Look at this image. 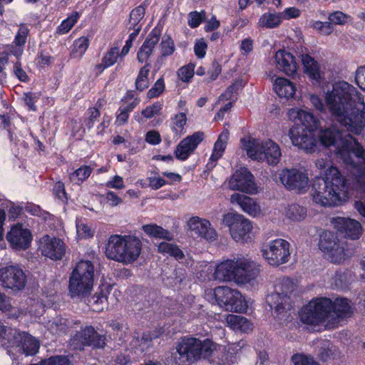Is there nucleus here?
Here are the masks:
<instances>
[{
    "label": "nucleus",
    "instance_id": "f257e3e1",
    "mask_svg": "<svg viewBox=\"0 0 365 365\" xmlns=\"http://www.w3.org/2000/svg\"><path fill=\"white\" fill-rule=\"evenodd\" d=\"M325 100L332 115L349 132L359 135L365 130L364 96L355 87L344 81L336 82Z\"/></svg>",
    "mask_w": 365,
    "mask_h": 365
},
{
    "label": "nucleus",
    "instance_id": "f03ea898",
    "mask_svg": "<svg viewBox=\"0 0 365 365\" xmlns=\"http://www.w3.org/2000/svg\"><path fill=\"white\" fill-rule=\"evenodd\" d=\"M351 312V307L346 299L317 297L304 306L299 317L302 323L317 328L331 329L337 326L340 319L346 317Z\"/></svg>",
    "mask_w": 365,
    "mask_h": 365
},
{
    "label": "nucleus",
    "instance_id": "7ed1b4c3",
    "mask_svg": "<svg viewBox=\"0 0 365 365\" xmlns=\"http://www.w3.org/2000/svg\"><path fill=\"white\" fill-rule=\"evenodd\" d=\"M318 138L324 147L334 146L336 154L349 167L357 182L365 184V148L360 143L356 142L354 145L336 125L321 129Z\"/></svg>",
    "mask_w": 365,
    "mask_h": 365
},
{
    "label": "nucleus",
    "instance_id": "20e7f679",
    "mask_svg": "<svg viewBox=\"0 0 365 365\" xmlns=\"http://www.w3.org/2000/svg\"><path fill=\"white\" fill-rule=\"evenodd\" d=\"M348 182L336 167L331 165L324 171V177H315L312 183L313 200L322 206H334L348 194Z\"/></svg>",
    "mask_w": 365,
    "mask_h": 365
},
{
    "label": "nucleus",
    "instance_id": "39448f33",
    "mask_svg": "<svg viewBox=\"0 0 365 365\" xmlns=\"http://www.w3.org/2000/svg\"><path fill=\"white\" fill-rule=\"evenodd\" d=\"M288 116L294 123L289 131L293 145L307 153H314L317 147L315 131L320 125L319 120L312 113L299 108L289 109Z\"/></svg>",
    "mask_w": 365,
    "mask_h": 365
},
{
    "label": "nucleus",
    "instance_id": "423d86ee",
    "mask_svg": "<svg viewBox=\"0 0 365 365\" xmlns=\"http://www.w3.org/2000/svg\"><path fill=\"white\" fill-rule=\"evenodd\" d=\"M288 116L294 123L289 131L293 145L307 153H314L317 147L315 131L320 125L319 120L312 113L299 108L289 109Z\"/></svg>",
    "mask_w": 365,
    "mask_h": 365
},
{
    "label": "nucleus",
    "instance_id": "0eeeda50",
    "mask_svg": "<svg viewBox=\"0 0 365 365\" xmlns=\"http://www.w3.org/2000/svg\"><path fill=\"white\" fill-rule=\"evenodd\" d=\"M216 346L210 339L201 341L196 338L185 337L178 342L175 351L171 355L173 365H188L195 363L201 357L210 356Z\"/></svg>",
    "mask_w": 365,
    "mask_h": 365
},
{
    "label": "nucleus",
    "instance_id": "6e6552de",
    "mask_svg": "<svg viewBox=\"0 0 365 365\" xmlns=\"http://www.w3.org/2000/svg\"><path fill=\"white\" fill-rule=\"evenodd\" d=\"M94 266L89 260L79 261L69 278L71 297H86L91 294L94 282Z\"/></svg>",
    "mask_w": 365,
    "mask_h": 365
},
{
    "label": "nucleus",
    "instance_id": "1a4fd4ad",
    "mask_svg": "<svg viewBox=\"0 0 365 365\" xmlns=\"http://www.w3.org/2000/svg\"><path fill=\"white\" fill-rule=\"evenodd\" d=\"M210 292L220 307L229 312H244L248 308L249 301L242 294L228 287H217Z\"/></svg>",
    "mask_w": 365,
    "mask_h": 365
},
{
    "label": "nucleus",
    "instance_id": "9d476101",
    "mask_svg": "<svg viewBox=\"0 0 365 365\" xmlns=\"http://www.w3.org/2000/svg\"><path fill=\"white\" fill-rule=\"evenodd\" d=\"M222 222L228 227L232 238L237 242H247L251 240L252 222L243 215L228 212L223 215Z\"/></svg>",
    "mask_w": 365,
    "mask_h": 365
},
{
    "label": "nucleus",
    "instance_id": "9b49d317",
    "mask_svg": "<svg viewBox=\"0 0 365 365\" xmlns=\"http://www.w3.org/2000/svg\"><path fill=\"white\" fill-rule=\"evenodd\" d=\"M279 179L287 190L297 193L306 192L309 187L308 173L304 168H284Z\"/></svg>",
    "mask_w": 365,
    "mask_h": 365
},
{
    "label": "nucleus",
    "instance_id": "f8f14e48",
    "mask_svg": "<svg viewBox=\"0 0 365 365\" xmlns=\"http://www.w3.org/2000/svg\"><path fill=\"white\" fill-rule=\"evenodd\" d=\"M69 344L74 349L83 350L85 346H93L103 348L105 345L104 336L99 335L91 326L81 327L79 331L71 336Z\"/></svg>",
    "mask_w": 365,
    "mask_h": 365
},
{
    "label": "nucleus",
    "instance_id": "ddd939ff",
    "mask_svg": "<svg viewBox=\"0 0 365 365\" xmlns=\"http://www.w3.org/2000/svg\"><path fill=\"white\" fill-rule=\"evenodd\" d=\"M228 185L232 190H239L248 194H254L257 191L255 177L245 167L240 168L235 170L232 175Z\"/></svg>",
    "mask_w": 365,
    "mask_h": 365
},
{
    "label": "nucleus",
    "instance_id": "4468645a",
    "mask_svg": "<svg viewBox=\"0 0 365 365\" xmlns=\"http://www.w3.org/2000/svg\"><path fill=\"white\" fill-rule=\"evenodd\" d=\"M8 342L11 348L26 356L36 354L39 349V342L34 337L24 331L13 329Z\"/></svg>",
    "mask_w": 365,
    "mask_h": 365
},
{
    "label": "nucleus",
    "instance_id": "2eb2a0df",
    "mask_svg": "<svg viewBox=\"0 0 365 365\" xmlns=\"http://www.w3.org/2000/svg\"><path fill=\"white\" fill-rule=\"evenodd\" d=\"M6 238L12 249L26 250L31 247L33 235L29 229L24 227L22 223L17 222L11 227Z\"/></svg>",
    "mask_w": 365,
    "mask_h": 365
},
{
    "label": "nucleus",
    "instance_id": "dca6fc26",
    "mask_svg": "<svg viewBox=\"0 0 365 365\" xmlns=\"http://www.w3.org/2000/svg\"><path fill=\"white\" fill-rule=\"evenodd\" d=\"M26 275L23 270L16 265L0 269V284L4 287L20 290L26 284Z\"/></svg>",
    "mask_w": 365,
    "mask_h": 365
},
{
    "label": "nucleus",
    "instance_id": "f3484780",
    "mask_svg": "<svg viewBox=\"0 0 365 365\" xmlns=\"http://www.w3.org/2000/svg\"><path fill=\"white\" fill-rule=\"evenodd\" d=\"M334 227L344 237L350 240H358L362 235L361 223L349 217H336L331 220Z\"/></svg>",
    "mask_w": 365,
    "mask_h": 365
},
{
    "label": "nucleus",
    "instance_id": "a211bd4d",
    "mask_svg": "<svg viewBox=\"0 0 365 365\" xmlns=\"http://www.w3.org/2000/svg\"><path fill=\"white\" fill-rule=\"evenodd\" d=\"M204 138L205 133L197 131L182 139L175 150V158L180 160H187Z\"/></svg>",
    "mask_w": 365,
    "mask_h": 365
},
{
    "label": "nucleus",
    "instance_id": "6ab92c4d",
    "mask_svg": "<svg viewBox=\"0 0 365 365\" xmlns=\"http://www.w3.org/2000/svg\"><path fill=\"white\" fill-rule=\"evenodd\" d=\"M259 272V266L248 260L235 262V280L238 284H245L255 279Z\"/></svg>",
    "mask_w": 365,
    "mask_h": 365
},
{
    "label": "nucleus",
    "instance_id": "aec40b11",
    "mask_svg": "<svg viewBox=\"0 0 365 365\" xmlns=\"http://www.w3.org/2000/svg\"><path fill=\"white\" fill-rule=\"evenodd\" d=\"M276 67L288 76L294 78L297 75L298 64L296 58L285 49L278 50L274 55Z\"/></svg>",
    "mask_w": 365,
    "mask_h": 365
},
{
    "label": "nucleus",
    "instance_id": "412c9836",
    "mask_svg": "<svg viewBox=\"0 0 365 365\" xmlns=\"http://www.w3.org/2000/svg\"><path fill=\"white\" fill-rule=\"evenodd\" d=\"M281 155V150L278 144L272 140H268L259 144L256 160L265 161L270 165H276L279 163Z\"/></svg>",
    "mask_w": 365,
    "mask_h": 365
},
{
    "label": "nucleus",
    "instance_id": "4be33fe9",
    "mask_svg": "<svg viewBox=\"0 0 365 365\" xmlns=\"http://www.w3.org/2000/svg\"><path fill=\"white\" fill-rule=\"evenodd\" d=\"M187 225L195 234L207 241H213L217 238V232L207 220L192 217L189 220Z\"/></svg>",
    "mask_w": 365,
    "mask_h": 365
},
{
    "label": "nucleus",
    "instance_id": "5701e85b",
    "mask_svg": "<svg viewBox=\"0 0 365 365\" xmlns=\"http://www.w3.org/2000/svg\"><path fill=\"white\" fill-rule=\"evenodd\" d=\"M30 34V29L25 23H21L14 36V38L9 46V51L15 56H21Z\"/></svg>",
    "mask_w": 365,
    "mask_h": 365
},
{
    "label": "nucleus",
    "instance_id": "b1692460",
    "mask_svg": "<svg viewBox=\"0 0 365 365\" xmlns=\"http://www.w3.org/2000/svg\"><path fill=\"white\" fill-rule=\"evenodd\" d=\"M301 56L304 73L312 83H320L322 76L319 63L309 53L302 54Z\"/></svg>",
    "mask_w": 365,
    "mask_h": 365
},
{
    "label": "nucleus",
    "instance_id": "393cba45",
    "mask_svg": "<svg viewBox=\"0 0 365 365\" xmlns=\"http://www.w3.org/2000/svg\"><path fill=\"white\" fill-rule=\"evenodd\" d=\"M36 251H66V245L63 240L53 235L45 234L37 241Z\"/></svg>",
    "mask_w": 365,
    "mask_h": 365
},
{
    "label": "nucleus",
    "instance_id": "a878e982",
    "mask_svg": "<svg viewBox=\"0 0 365 365\" xmlns=\"http://www.w3.org/2000/svg\"><path fill=\"white\" fill-rule=\"evenodd\" d=\"M231 202L237 204L243 212L251 216H256L259 212V205L249 196L235 193L231 195Z\"/></svg>",
    "mask_w": 365,
    "mask_h": 365
},
{
    "label": "nucleus",
    "instance_id": "bb28decb",
    "mask_svg": "<svg viewBox=\"0 0 365 365\" xmlns=\"http://www.w3.org/2000/svg\"><path fill=\"white\" fill-rule=\"evenodd\" d=\"M273 89L279 98L289 99L296 92V86L287 78L278 77L274 81Z\"/></svg>",
    "mask_w": 365,
    "mask_h": 365
},
{
    "label": "nucleus",
    "instance_id": "cd10ccee",
    "mask_svg": "<svg viewBox=\"0 0 365 365\" xmlns=\"http://www.w3.org/2000/svg\"><path fill=\"white\" fill-rule=\"evenodd\" d=\"M267 302L270 308L274 309L278 314L289 309L290 307L289 297L287 294H284L283 292L280 293L278 290L267 296Z\"/></svg>",
    "mask_w": 365,
    "mask_h": 365
},
{
    "label": "nucleus",
    "instance_id": "c85d7f7f",
    "mask_svg": "<svg viewBox=\"0 0 365 365\" xmlns=\"http://www.w3.org/2000/svg\"><path fill=\"white\" fill-rule=\"evenodd\" d=\"M225 322L234 331L247 333L252 330V324L242 316L229 314L226 315Z\"/></svg>",
    "mask_w": 365,
    "mask_h": 365
},
{
    "label": "nucleus",
    "instance_id": "c756f323",
    "mask_svg": "<svg viewBox=\"0 0 365 365\" xmlns=\"http://www.w3.org/2000/svg\"><path fill=\"white\" fill-rule=\"evenodd\" d=\"M215 277L219 280H235V262L227 260L216 267Z\"/></svg>",
    "mask_w": 365,
    "mask_h": 365
},
{
    "label": "nucleus",
    "instance_id": "7c9ffc66",
    "mask_svg": "<svg viewBox=\"0 0 365 365\" xmlns=\"http://www.w3.org/2000/svg\"><path fill=\"white\" fill-rule=\"evenodd\" d=\"M142 230L150 237L163 239L168 241L173 240V234L168 230L156 224H147L142 227Z\"/></svg>",
    "mask_w": 365,
    "mask_h": 365
},
{
    "label": "nucleus",
    "instance_id": "2f4dec72",
    "mask_svg": "<svg viewBox=\"0 0 365 365\" xmlns=\"http://www.w3.org/2000/svg\"><path fill=\"white\" fill-rule=\"evenodd\" d=\"M283 19L282 13H264L259 19L258 26L267 29L277 28L282 23Z\"/></svg>",
    "mask_w": 365,
    "mask_h": 365
},
{
    "label": "nucleus",
    "instance_id": "473e14b6",
    "mask_svg": "<svg viewBox=\"0 0 365 365\" xmlns=\"http://www.w3.org/2000/svg\"><path fill=\"white\" fill-rule=\"evenodd\" d=\"M76 322H73L66 319L61 317L56 318L51 322L48 323V329L51 333L53 334H62L67 331L69 328L74 329V325H76Z\"/></svg>",
    "mask_w": 365,
    "mask_h": 365
},
{
    "label": "nucleus",
    "instance_id": "72a5a7b5",
    "mask_svg": "<svg viewBox=\"0 0 365 365\" xmlns=\"http://www.w3.org/2000/svg\"><path fill=\"white\" fill-rule=\"evenodd\" d=\"M229 138V131L227 130L222 132L214 144L210 160L217 161L220 159L226 149L227 140Z\"/></svg>",
    "mask_w": 365,
    "mask_h": 365
},
{
    "label": "nucleus",
    "instance_id": "f704fd0d",
    "mask_svg": "<svg viewBox=\"0 0 365 365\" xmlns=\"http://www.w3.org/2000/svg\"><path fill=\"white\" fill-rule=\"evenodd\" d=\"M337 237L331 231L324 230L319 237V248L320 251H337L335 249Z\"/></svg>",
    "mask_w": 365,
    "mask_h": 365
},
{
    "label": "nucleus",
    "instance_id": "c9c22d12",
    "mask_svg": "<svg viewBox=\"0 0 365 365\" xmlns=\"http://www.w3.org/2000/svg\"><path fill=\"white\" fill-rule=\"evenodd\" d=\"M92 171L89 165H81L69 175V179L74 185H81L90 177Z\"/></svg>",
    "mask_w": 365,
    "mask_h": 365
},
{
    "label": "nucleus",
    "instance_id": "e433bc0d",
    "mask_svg": "<svg viewBox=\"0 0 365 365\" xmlns=\"http://www.w3.org/2000/svg\"><path fill=\"white\" fill-rule=\"evenodd\" d=\"M143 7L137 6L131 10L129 16L128 22L127 24V29L128 31L131 30V28L140 27L142 29L143 25V18L145 16Z\"/></svg>",
    "mask_w": 365,
    "mask_h": 365
},
{
    "label": "nucleus",
    "instance_id": "4c0bfd02",
    "mask_svg": "<svg viewBox=\"0 0 365 365\" xmlns=\"http://www.w3.org/2000/svg\"><path fill=\"white\" fill-rule=\"evenodd\" d=\"M80 15L78 11H73L66 19L63 20L56 28V33L58 35H63L68 33L73 26L78 22Z\"/></svg>",
    "mask_w": 365,
    "mask_h": 365
},
{
    "label": "nucleus",
    "instance_id": "58836bf2",
    "mask_svg": "<svg viewBox=\"0 0 365 365\" xmlns=\"http://www.w3.org/2000/svg\"><path fill=\"white\" fill-rule=\"evenodd\" d=\"M90 42L87 36H83L73 41V49L71 53L72 58H81L88 48Z\"/></svg>",
    "mask_w": 365,
    "mask_h": 365
},
{
    "label": "nucleus",
    "instance_id": "ea45409f",
    "mask_svg": "<svg viewBox=\"0 0 365 365\" xmlns=\"http://www.w3.org/2000/svg\"><path fill=\"white\" fill-rule=\"evenodd\" d=\"M150 63L145 64L139 71L135 79V86L136 90L143 91L148 88V74L150 72Z\"/></svg>",
    "mask_w": 365,
    "mask_h": 365
},
{
    "label": "nucleus",
    "instance_id": "a19ab883",
    "mask_svg": "<svg viewBox=\"0 0 365 365\" xmlns=\"http://www.w3.org/2000/svg\"><path fill=\"white\" fill-rule=\"evenodd\" d=\"M289 252H263V257L272 266L286 263L289 259Z\"/></svg>",
    "mask_w": 365,
    "mask_h": 365
},
{
    "label": "nucleus",
    "instance_id": "79ce46f5",
    "mask_svg": "<svg viewBox=\"0 0 365 365\" xmlns=\"http://www.w3.org/2000/svg\"><path fill=\"white\" fill-rule=\"evenodd\" d=\"M286 215L292 221L303 220L307 216V209L299 204H291L288 206Z\"/></svg>",
    "mask_w": 365,
    "mask_h": 365
},
{
    "label": "nucleus",
    "instance_id": "37998d69",
    "mask_svg": "<svg viewBox=\"0 0 365 365\" xmlns=\"http://www.w3.org/2000/svg\"><path fill=\"white\" fill-rule=\"evenodd\" d=\"M187 120L186 114L182 112L178 113L171 118V130L177 136L184 133Z\"/></svg>",
    "mask_w": 365,
    "mask_h": 365
},
{
    "label": "nucleus",
    "instance_id": "c03bdc74",
    "mask_svg": "<svg viewBox=\"0 0 365 365\" xmlns=\"http://www.w3.org/2000/svg\"><path fill=\"white\" fill-rule=\"evenodd\" d=\"M125 235H112L106 245V251H123L125 249Z\"/></svg>",
    "mask_w": 365,
    "mask_h": 365
},
{
    "label": "nucleus",
    "instance_id": "a18cd8bd",
    "mask_svg": "<svg viewBox=\"0 0 365 365\" xmlns=\"http://www.w3.org/2000/svg\"><path fill=\"white\" fill-rule=\"evenodd\" d=\"M76 232L78 237L81 239H89L93 237L95 231L83 218H76Z\"/></svg>",
    "mask_w": 365,
    "mask_h": 365
},
{
    "label": "nucleus",
    "instance_id": "49530a36",
    "mask_svg": "<svg viewBox=\"0 0 365 365\" xmlns=\"http://www.w3.org/2000/svg\"><path fill=\"white\" fill-rule=\"evenodd\" d=\"M108 259L122 263H131L139 256V252H106Z\"/></svg>",
    "mask_w": 365,
    "mask_h": 365
},
{
    "label": "nucleus",
    "instance_id": "de8ad7c7",
    "mask_svg": "<svg viewBox=\"0 0 365 365\" xmlns=\"http://www.w3.org/2000/svg\"><path fill=\"white\" fill-rule=\"evenodd\" d=\"M160 58L170 56L175 51L174 41L170 35L165 34L160 43Z\"/></svg>",
    "mask_w": 365,
    "mask_h": 365
},
{
    "label": "nucleus",
    "instance_id": "09e8293b",
    "mask_svg": "<svg viewBox=\"0 0 365 365\" xmlns=\"http://www.w3.org/2000/svg\"><path fill=\"white\" fill-rule=\"evenodd\" d=\"M54 197L62 203L66 205L68 202V195L65 188V184L61 180H58L54 183L53 190Z\"/></svg>",
    "mask_w": 365,
    "mask_h": 365
},
{
    "label": "nucleus",
    "instance_id": "8fccbe9b",
    "mask_svg": "<svg viewBox=\"0 0 365 365\" xmlns=\"http://www.w3.org/2000/svg\"><path fill=\"white\" fill-rule=\"evenodd\" d=\"M293 365H321L312 355L296 354L292 356Z\"/></svg>",
    "mask_w": 365,
    "mask_h": 365
},
{
    "label": "nucleus",
    "instance_id": "3c124183",
    "mask_svg": "<svg viewBox=\"0 0 365 365\" xmlns=\"http://www.w3.org/2000/svg\"><path fill=\"white\" fill-rule=\"evenodd\" d=\"M119 58H120L119 47L113 46L105 53L101 61L110 68L118 61Z\"/></svg>",
    "mask_w": 365,
    "mask_h": 365
},
{
    "label": "nucleus",
    "instance_id": "603ef678",
    "mask_svg": "<svg viewBox=\"0 0 365 365\" xmlns=\"http://www.w3.org/2000/svg\"><path fill=\"white\" fill-rule=\"evenodd\" d=\"M54 60V58L51 54L43 50L39 49L37 56L35 58L34 62L36 66L40 68H44L46 66L51 65Z\"/></svg>",
    "mask_w": 365,
    "mask_h": 365
},
{
    "label": "nucleus",
    "instance_id": "864d4df0",
    "mask_svg": "<svg viewBox=\"0 0 365 365\" xmlns=\"http://www.w3.org/2000/svg\"><path fill=\"white\" fill-rule=\"evenodd\" d=\"M240 141L247 155L252 160H256L259 151V144H256L255 140L245 138H242Z\"/></svg>",
    "mask_w": 365,
    "mask_h": 365
},
{
    "label": "nucleus",
    "instance_id": "5fc2aeb1",
    "mask_svg": "<svg viewBox=\"0 0 365 365\" xmlns=\"http://www.w3.org/2000/svg\"><path fill=\"white\" fill-rule=\"evenodd\" d=\"M195 64L193 63H189L180 68L178 71V76L180 79L185 83H188L192 78L195 71Z\"/></svg>",
    "mask_w": 365,
    "mask_h": 365
},
{
    "label": "nucleus",
    "instance_id": "6e6d98bb",
    "mask_svg": "<svg viewBox=\"0 0 365 365\" xmlns=\"http://www.w3.org/2000/svg\"><path fill=\"white\" fill-rule=\"evenodd\" d=\"M161 32L162 29L160 28L158 26L154 27L148 34L143 44L154 49L160 40Z\"/></svg>",
    "mask_w": 365,
    "mask_h": 365
},
{
    "label": "nucleus",
    "instance_id": "4d7b16f0",
    "mask_svg": "<svg viewBox=\"0 0 365 365\" xmlns=\"http://www.w3.org/2000/svg\"><path fill=\"white\" fill-rule=\"evenodd\" d=\"M123 251H142L141 240L135 235H125V249Z\"/></svg>",
    "mask_w": 365,
    "mask_h": 365
},
{
    "label": "nucleus",
    "instance_id": "13d9d810",
    "mask_svg": "<svg viewBox=\"0 0 365 365\" xmlns=\"http://www.w3.org/2000/svg\"><path fill=\"white\" fill-rule=\"evenodd\" d=\"M163 104L160 101H156L153 104L148 106L141 111L142 115L146 119H150L153 116L158 115L163 109Z\"/></svg>",
    "mask_w": 365,
    "mask_h": 365
},
{
    "label": "nucleus",
    "instance_id": "bf43d9fd",
    "mask_svg": "<svg viewBox=\"0 0 365 365\" xmlns=\"http://www.w3.org/2000/svg\"><path fill=\"white\" fill-rule=\"evenodd\" d=\"M87 117L84 120V123L88 130L93 128L96 122L101 116V112L98 108H88L86 112Z\"/></svg>",
    "mask_w": 365,
    "mask_h": 365
},
{
    "label": "nucleus",
    "instance_id": "052dcab7",
    "mask_svg": "<svg viewBox=\"0 0 365 365\" xmlns=\"http://www.w3.org/2000/svg\"><path fill=\"white\" fill-rule=\"evenodd\" d=\"M165 86L163 78H158L154 85L148 90L147 97L150 99L157 98L165 91Z\"/></svg>",
    "mask_w": 365,
    "mask_h": 365
},
{
    "label": "nucleus",
    "instance_id": "680f3d73",
    "mask_svg": "<svg viewBox=\"0 0 365 365\" xmlns=\"http://www.w3.org/2000/svg\"><path fill=\"white\" fill-rule=\"evenodd\" d=\"M205 11H201L200 12L197 11H191L188 14V25L192 29H195L202 24V22L205 20Z\"/></svg>",
    "mask_w": 365,
    "mask_h": 365
},
{
    "label": "nucleus",
    "instance_id": "e2e57ef3",
    "mask_svg": "<svg viewBox=\"0 0 365 365\" xmlns=\"http://www.w3.org/2000/svg\"><path fill=\"white\" fill-rule=\"evenodd\" d=\"M312 28L324 36L330 35L334 31V26L329 21H316L313 23Z\"/></svg>",
    "mask_w": 365,
    "mask_h": 365
},
{
    "label": "nucleus",
    "instance_id": "0e129e2a",
    "mask_svg": "<svg viewBox=\"0 0 365 365\" xmlns=\"http://www.w3.org/2000/svg\"><path fill=\"white\" fill-rule=\"evenodd\" d=\"M350 16L341 11H335L329 14L328 19L331 24L344 25Z\"/></svg>",
    "mask_w": 365,
    "mask_h": 365
},
{
    "label": "nucleus",
    "instance_id": "69168bd1",
    "mask_svg": "<svg viewBox=\"0 0 365 365\" xmlns=\"http://www.w3.org/2000/svg\"><path fill=\"white\" fill-rule=\"evenodd\" d=\"M39 98V94L35 92H26L23 94V100L30 110L36 111L37 110V107L36 106V103L38 101Z\"/></svg>",
    "mask_w": 365,
    "mask_h": 365
},
{
    "label": "nucleus",
    "instance_id": "338daca9",
    "mask_svg": "<svg viewBox=\"0 0 365 365\" xmlns=\"http://www.w3.org/2000/svg\"><path fill=\"white\" fill-rule=\"evenodd\" d=\"M289 243L286 240L277 238L269 242V251H289Z\"/></svg>",
    "mask_w": 365,
    "mask_h": 365
},
{
    "label": "nucleus",
    "instance_id": "774afa93",
    "mask_svg": "<svg viewBox=\"0 0 365 365\" xmlns=\"http://www.w3.org/2000/svg\"><path fill=\"white\" fill-rule=\"evenodd\" d=\"M40 365H70V360L67 356H56L42 361Z\"/></svg>",
    "mask_w": 365,
    "mask_h": 365
}]
</instances>
